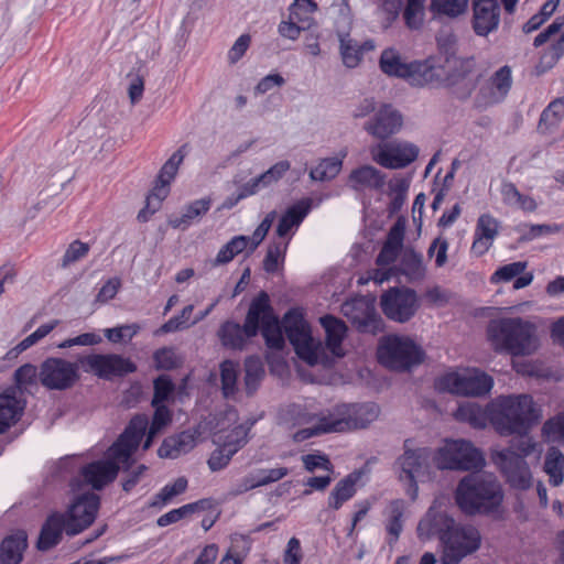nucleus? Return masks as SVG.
Returning a JSON list of instances; mask_svg holds the SVG:
<instances>
[{
	"label": "nucleus",
	"mask_w": 564,
	"mask_h": 564,
	"mask_svg": "<svg viewBox=\"0 0 564 564\" xmlns=\"http://www.w3.org/2000/svg\"><path fill=\"white\" fill-rule=\"evenodd\" d=\"M84 372L102 380L124 378L138 370L137 364L119 354L80 355L76 361L62 357H47L39 367V382L48 391H67L82 379Z\"/></svg>",
	"instance_id": "1"
},
{
	"label": "nucleus",
	"mask_w": 564,
	"mask_h": 564,
	"mask_svg": "<svg viewBox=\"0 0 564 564\" xmlns=\"http://www.w3.org/2000/svg\"><path fill=\"white\" fill-rule=\"evenodd\" d=\"M416 532L421 541L438 539L443 546L442 564H459L481 546V534L476 527L457 522L447 512L432 508L420 520Z\"/></svg>",
	"instance_id": "2"
},
{
	"label": "nucleus",
	"mask_w": 564,
	"mask_h": 564,
	"mask_svg": "<svg viewBox=\"0 0 564 564\" xmlns=\"http://www.w3.org/2000/svg\"><path fill=\"white\" fill-rule=\"evenodd\" d=\"M454 500L463 514L502 520L505 517V491L494 475L470 473L459 479Z\"/></svg>",
	"instance_id": "3"
},
{
	"label": "nucleus",
	"mask_w": 564,
	"mask_h": 564,
	"mask_svg": "<svg viewBox=\"0 0 564 564\" xmlns=\"http://www.w3.org/2000/svg\"><path fill=\"white\" fill-rule=\"evenodd\" d=\"M490 423L501 436L525 435L541 417L530 394L499 395L489 402Z\"/></svg>",
	"instance_id": "4"
},
{
	"label": "nucleus",
	"mask_w": 564,
	"mask_h": 564,
	"mask_svg": "<svg viewBox=\"0 0 564 564\" xmlns=\"http://www.w3.org/2000/svg\"><path fill=\"white\" fill-rule=\"evenodd\" d=\"M474 56L457 57L451 64L426 66V87L447 88L460 99H468L479 85L482 74L473 76L476 69Z\"/></svg>",
	"instance_id": "5"
},
{
	"label": "nucleus",
	"mask_w": 564,
	"mask_h": 564,
	"mask_svg": "<svg viewBox=\"0 0 564 564\" xmlns=\"http://www.w3.org/2000/svg\"><path fill=\"white\" fill-rule=\"evenodd\" d=\"M535 325L521 317H503L491 321L487 328L496 351L507 352L512 357L533 354L538 348Z\"/></svg>",
	"instance_id": "6"
},
{
	"label": "nucleus",
	"mask_w": 564,
	"mask_h": 564,
	"mask_svg": "<svg viewBox=\"0 0 564 564\" xmlns=\"http://www.w3.org/2000/svg\"><path fill=\"white\" fill-rule=\"evenodd\" d=\"M377 357L389 369L406 371L424 361L425 351L410 337L393 334L379 340Z\"/></svg>",
	"instance_id": "7"
},
{
	"label": "nucleus",
	"mask_w": 564,
	"mask_h": 564,
	"mask_svg": "<svg viewBox=\"0 0 564 564\" xmlns=\"http://www.w3.org/2000/svg\"><path fill=\"white\" fill-rule=\"evenodd\" d=\"M147 426L148 417L144 414L134 415L123 432L107 449L106 455L116 465L120 466V470L128 473L134 465V454L143 440Z\"/></svg>",
	"instance_id": "8"
},
{
	"label": "nucleus",
	"mask_w": 564,
	"mask_h": 564,
	"mask_svg": "<svg viewBox=\"0 0 564 564\" xmlns=\"http://www.w3.org/2000/svg\"><path fill=\"white\" fill-rule=\"evenodd\" d=\"M379 305L389 321L405 324L416 315L421 303L414 289L402 285L383 291Z\"/></svg>",
	"instance_id": "9"
},
{
	"label": "nucleus",
	"mask_w": 564,
	"mask_h": 564,
	"mask_svg": "<svg viewBox=\"0 0 564 564\" xmlns=\"http://www.w3.org/2000/svg\"><path fill=\"white\" fill-rule=\"evenodd\" d=\"M437 467L442 470H479L486 462L480 449L466 440L454 441L437 452Z\"/></svg>",
	"instance_id": "10"
},
{
	"label": "nucleus",
	"mask_w": 564,
	"mask_h": 564,
	"mask_svg": "<svg viewBox=\"0 0 564 564\" xmlns=\"http://www.w3.org/2000/svg\"><path fill=\"white\" fill-rule=\"evenodd\" d=\"M379 67L387 76L403 79L412 87H426L427 68L422 59L403 62L397 50L388 47L381 52Z\"/></svg>",
	"instance_id": "11"
},
{
	"label": "nucleus",
	"mask_w": 564,
	"mask_h": 564,
	"mask_svg": "<svg viewBox=\"0 0 564 564\" xmlns=\"http://www.w3.org/2000/svg\"><path fill=\"white\" fill-rule=\"evenodd\" d=\"M345 316L360 334L378 335L386 329V323L377 312L373 301L364 296L343 305Z\"/></svg>",
	"instance_id": "12"
},
{
	"label": "nucleus",
	"mask_w": 564,
	"mask_h": 564,
	"mask_svg": "<svg viewBox=\"0 0 564 564\" xmlns=\"http://www.w3.org/2000/svg\"><path fill=\"white\" fill-rule=\"evenodd\" d=\"M100 508V497L91 491L75 497L63 514L67 521V535L75 536L89 528L96 520Z\"/></svg>",
	"instance_id": "13"
},
{
	"label": "nucleus",
	"mask_w": 564,
	"mask_h": 564,
	"mask_svg": "<svg viewBox=\"0 0 564 564\" xmlns=\"http://www.w3.org/2000/svg\"><path fill=\"white\" fill-rule=\"evenodd\" d=\"M492 459L506 482L513 489L528 490L532 486V474L527 460L511 448L497 452Z\"/></svg>",
	"instance_id": "14"
},
{
	"label": "nucleus",
	"mask_w": 564,
	"mask_h": 564,
	"mask_svg": "<svg viewBox=\"0 0 564 564\" xmlns=\"http://www.w3.org/2000/svg\"><path fill=\"white\" fill-rule=\"evenodd\" d=\"M419 152V147L411 142L394 141L379 147L373 160L386 169H404L417 159Z\"/></svg>",
	"instance_id": "15"
},
{
	"label": "nucleus",
	"mask_w": 564,
	"mask_h": 564,
	"mask_svg": "<svg viewBox=\"0 0 564 564\" xmlns=\"http://www.w3.org/2000/svg\"><path fill=\"white\" fill-rule=\"evenodd\" d=\"M278 315L271 304L270 296L267 291H260L254 296L248 307L245 317V330L251 336H258L261 327L272 322Z\"/></svg>",
	"instance_id": "16"
},
{
	"label": "nucleus",
	"mask_w": 564,
	"mask_h": 564,
	"mask_svg": "<svg viewBox=\"0 0 564 564\" xmlns=\"http://www.w3.org/2000/svg\"><path fill=\"white\" fill-rule=\"evenodd\" d=\"M246 435L247 432L239 425L226 436L225 442L212 452L207 460L210 471L223 470L229 465L234 455L247 444Z\"/></svg>",
	"instance_id": "17"
},
{
	"label": "nucleus",
	"mask_w": 564,
	"mask_h": 564,
	"mask_svg": "<svg viewBox=\"0 0 564 564\" xmlns=\"http://www.w3.org/2000/svg\"><path fill=\"white\" fill-rule=\"evenodd\" d=\"M119 471L120 466L109 459L108 455L104 459L84 465L79 470L84 481L95 490H102L117 478Z\"/></svg>",
	"instance_id": "18"
},
{
	"label": "nucleus",
	"mask_w": 564,
	"mask_h": 564,
	"mask_svg": "<svg viewBox=\"0 0 564 564\" xmlns=\"http://www.w3.org/2000/svg\"><path fill=\"white\" fill-rule=\"evenodd\" d=\"M402 115L391 105H383L376 112L366 130L373 137L384 140L397 133L402 127Z\"/></svg>",
	"instance_id": "19"
},
{
	"label": "nucleus",
	"mask_w": 564,
	"mask_h": 564,
	"mask_svg": "<svg viewBox=\"0 0 564 564\" xmlns=\"http://www.w3.org/2000/svg\"><path fill=\"white\" fill-rule=\"evenodd\" d=\"M405 226V217L400 216L390 227L382 248L376 258L378 265H389L397 260L403 248Z\"/></svg>",
	"instance_id": "20"
},
{
	"label": "nucleus",
	"mask_w": 564,
	"mask_h": 564,
	"mask_svg": "<svg viewBox=\"0 0 564 564\" xmlns=\"http://www.w3.org/2000/svg\"><path fill=\"white\" fill-rule=\"evenodd\" d=\"M473 30L479 36H487L495 31L500 21L498 2H473Z\"/></svg>",
	"instance_id": "21"
},
{
	"label": "nucleus",
	"mask_w": 564,
	"mask_h": 564,
	"mask_svg": "<svg viewBox=\"0 0 564 564\" xmlns=\"http://www.w3.org/2000/svg\"><path fill=\"white\" fill-rule=\"evenodd\" d=\"M511 68L508 65H505L494 73L487 87H480L477 100L482 98L484 104L486 105L497 104L505 99L511 88Z\"/></svg>",
	"instance_id": "22"
},
{
	"label": "nucleus",
	"mask_w": 564,
	"mask_h": 564,
	"mask_svg": "<svg viewBox=\"0 0 564 564\" xmlns=\"http://www.w3.org/2000/svg\"><path fill=\"white\" fill-rule=\"evenodd\" d=\"M284 334L294 347L306 339H311L312 330L302 307L289 308L281 319Z\"/></svg>",
	"instance_id": "23"
},
{
	"label": "nucleus",
	"mask_w": 564,
	"mask_h": 564,
	"mask_svg": "<svg viewBox=\"0 0 564 564\" xmlns=\"http://www.w3.org/2000/svg\"><path fill=\"white\" fill-rule=\"evenodd\" d=\"M436 54L430 55L422 59L425 66L433 64H451L457 58L458 53V37L451 28H442L435 35Z\"/></svg>",
	"instance_id": "24"
},
{
	"label": "nucleus",
	"mask_w": 564,
	"mask_h": 564,
	"mask_svg": "<svg viewBox=\"0 0 564 564\" xmlns=\"http://www.w3.org/2000/svg\"><path fill=\"white\" fill-rule=\"evenodd\" d=\"M499 234V221L490 214H481L476 224L471 252L477 257L484 256L492 246Z\"/></svg>",
	"instance_id": "25"
},
{
	"label": "nucleus",
	"mask_w": 564,
	"mask_h": 564,
	"mask_svg": "<svg viewBox=\"0 0 564 564\" xmlns=\"http://www.w3.org/2000/svg\"><path fill=\"white\" fill-rule=\"evenodd\" d=\"M409 440L404 442V453L397 459L395 464L399 466L402 474H404L405 479L409 480L411 486L414 487L413 499L416 496L417 485L415 480V475L419 474L426 463L427 459V451L426 448H408Z\"/></svg>",
	"instance_id": "26"
},
{
	"label": "nucleus",
	"mask_w": 564,
	"mask_h": 564,
	"mask_svg": "<svg viewBox=\"0 0 564 564\" xmlns=\"http://www.w3.org/2000/svg\"><path fill=\"white\" fill-rule=\"evenodd\" d=\"M26 400L11 395L6 390L0 393V435L9 431L23 416Z\"/></svg>",
	"instance_id": "27"
},
{
	"label": "nucleus",
	"mask_w": 564,
	"mask_h": 564,
	"mask_svg": "<svg viewBox=\"0 0 564 564\" xmlns=\"http://www.w3.org/2000/svg\"><path fill=\"white\" fill-rule=\"evenodd\" d=\"M63 531L67 533L65 517L58 512L50 514L42 524L36 549L43 552L53 549L61 542Z\"/></svg>",
	"instance_id": "28"
},
{
	"label": "nucleus",
	"mask_w": 564,
	"mask_h": 564,
	"mask_svg": "<svg viewBox=\"0 0 564 564\" xmlns=\"http://www.w3.org/2000/svg\"><path fill=\"white\" fill-rule=\"evenodd\" d=\"M312 205V198H302L288 207L279 219L275 229L276 236L284 238L290 235L293 229H297L305 217L310 214Z\"/></svg>",
	"instance_id": "29"
},
{
	"label": "nucleus",
	"mask_w": 564,
	"mask_h": 564,
	"mask_svg": "<svg viewBox=\"0 0 564 564\" xmlns=\"http://www.w3.org/2000/svg\"><path fill=\"white\" fill-rule=\"evenodd\" d=\"M338 413L345 416L348 431H351L367 427L377 419L379 409L375 403L343 404L338 406Z\"/></svg>",
	"instance_id": "30"
},
{
	"label": "nucleus",
	"mask_w": 564,
	"mask_h": 564,
	"mask_svg": "<svg viewBox=\"0 0 564 564\" xmlns=\"http://www.w3.org/2000/svg\"><path fill=\"white\" fill-rule=\"evenodd\" d=\"M386 184V174L372 165H361L354 169L348 176V185L354 191L381 189Z\"/></svg>",
	"instance_id": "31"
},
{
	"label": "nucleus",
	"mask_w": 564,
	"mask_h": 564,
	"mask_svg": "<svg viewBox=\"0 0 564 564\" xmlns=\"http://www.w3.org/2000/svg\"><path fill=\"white\" fill-rule=\"evenodd\" d=\"M319 323L325 330V345L335 356L341 357V344L347 336L348 327L346 323L332 314H325L319 318Z\"/></svg>",
	"instance_id": "32"
},
{
	"label": "nucleus",
	"mask_w": 564,
	"mask_h": 564,
	"mask_svg": "<svg viewBox=\"0 0 564 564\" xmlns=\"http://www.w3.org/2000/svg\"><path fill=\"white\" fill-rule=\"evenodd\" d=\"M28 547V534L17 530L0 542V564H20Z\"/></svg>",
	"instance_id": "33"
},
{
	"label": "nucleus",
	"mask_w": 564,
	"mask_h": 564,
	"mask_svg": "<svg viewBox=\"0 0 564 564\" xmlns=\"http://www.w3.org/2000/svg\"><path fill=\"white\" fill-rule=\"evenodd\" d=\"M462 383L463 397H484L492 389L494 379L485 371L473 368L463 372Z\"/></svg>",
	"instance_id": "34"
},
{
	"label": "nucleus",
	"mask_w": 564,
	"mask_h": 564,
	"mask_svg": "<svg viewBox=\"0 0 564 564\" xmlns=\"http://www.w3.org/2000/svg\"><path fill=\"white\" fill-rule=\"evenodd\" d=\"M361 476V470H354L340 479L329 494L328 508L339 510L346 501L350 500L356 495V484Z\"/></svg>",
	"instance_id": "35"
},
{
	"label": "nucleus",
	"mask_w": 564,
	"mask_h": 564,
	"mask_svg": "<svg viewBox=\"0 0 564 564\" xmlns=\"http://www.w3.org/2000/svg\"><path fill=\"white\" fill-rule=\"evenodd\" d=\"M455 417L460 422L468 423L475 429H484L487 422H490L489 403L486 408H481L476 402H465L457 408Z\"/></svg>",
	"instance_id": "36"
},
{
	"label": "nucleus",
	"mask_w": 564,
	"mask_h": 564,
	"mask_svg": "<svg viewBox=\"0 0 564 564\" xmlns=\"http://www.w3.org/2000/svg\"><path fill=\"white\" fill-rule=\"evenodd\" d=\"M218 336L225 347L231 349H243L248 339L253 338L245 330V324L240 325L234 321H226L218 330Z\"/></svg>",
	"instance_id": "37"
},
{
	"label": "nucleus",
	"mask_w": 564,
	"mask_h": 564,
	"mask_svg": "<svg viewBox=\"0 0 564 564\" xmlns=\"http://www.w3.org/2000/svg\"><path fill=\"white\" fill-rule=\"evenodd\" d=\"M14 383L4 390L11 395L23 398L29 386H34L39 381V368L32 364H24L15 369L13 373Z\"/></svg>",
	"instance_id": "38"
},
{
	"label": "nucleus",
	"mask_w": 564,
	"mask_h": 564,
	"mask_svg": "<svg viewBox=\"0 0 564 564\" xmlns=\"http://www.w3.org/2000/svg\"><path fill=\"white\" fill-rule=\"evenodd\" d=\"M212 206V199L204 197L189 203L182 216L170 217L169 225L172 228L187 229L196 217L205 215Z\"/></svg>",
	"instance_id": "39"
},
{
	"label": "nucleus",
	"mask_w": 564,
	"mask_h": 564,
	"mask_svg": "<svg viewBox=\"0 0 564 564\" xmlns=\"http://www.w3.org/2000/svg\"><path fill=\"white\" fill-rule=\"evenodd\" d=\"M423 257L412 248L404 250L397 270L410 280L421 279L424 275Z\"/></svg>",
	"instance_id": "40"
},
{
	"label": "nucleus",
	"mask_w": 564,
	"mask_h": 564,
	"mask_svg": "<svg viewBox=\"0 0 564 564\" xmlns=\"http://www.w3.org/2000/svg\"><path fill=\"white\" fill-rule=\"evenodd\" d=\"M544 470L550 476V484L557 487L564 478V455L556 447H551L545 455Z\"/></svg>",
	"instance_id": "41"
},
{
	"label": "nucleus",
	"mask_w": 564,
	"mask_h": 564,
	"mask_svg": "<svg viewBox=\"0 0 564 564\" xmlns=\"http://www.w3.org/2000/svg\"><path fill=\"white\" fill-rule=\"evenodd\" d=\"M188 153V144L185 143L181 145L171 158L162 165L156 178L158 183H162V185H170L174 180L180 165L182 164L184 158Z\"/></svg>",
	"instance_id": "42"
},
{
	"label": "nucleus",
	"mask_w": 564,
	"mask_h": 564,
	"mask_svg": "<svg viewBox=\"0 0 564 564\" xmlns=\"http://www.w3.org/2000/svg\"><path fill=\"white\" fill-rule=\"evenodd\" d=\"M264 344L269 349L281 351L285 347L284 329L280 317L278 316L269 324L261 327L260 333Z\"/></svg>",
	"instance_id": "43"
},
{
	"label": "nucleus",
	"mask_w": 564,
	"mask_h": 564,
	"mask_svg": "<svg viewBox=\"0 0 564 564\" xmlns=\"http://www.w3.org/2000/svg\"><path fill=\"white\" fill-rule=\"evenodd\" d=\"M468 6V0H431L429 10L434 17L457 18Z\"/></svg>",
	"instance_id": "44"
},
{
	"label": "nucleus",
	"mask_w": 564,
	"mask_h": 564,
	"mask_svg": "<svg viewBox=\"0 0 564 564\" xmlns=\"http://www.w3.org/2000/svg\"><path fill=\"white\" fill-rule=\"evenodd\" d=\"M288 474L289 469L286 467L258 469L256 474L249 475L245 478L246 490L275 482L285 477Z\"/></svg>",
	"instance_id": "45"
},
{
	"label": "nucleus",
	"mask_w": 564,
	"mask_h": 564,
	"mask_svg": "<svg viewBox=\"0 0 564 564\" xmlns=\"http://www.w3.org/2000/svg\"><path fill=\"white\" fill-rule=\"evenodd\" d=\"M339 40V50L343 58V63L348 68H354L360 63V48H358V42L349 36L348 32L337 31Z\"/></svg>",
	"instance_id": "46"
},
{
	"label": "nucleus",
	"mask_w": 564,
	"mask_h": 564,
	"mask_svg": "<svg viewBox=\"0 0 564 564\" xmlns=\"http://www.w3.org/2000/svg\"><path fill=\"white\" fill-rule=\"evenodd\" d=\"M153 367L155 370L172 371L182 367L184 360L175 352L173 347H162L156 349L153 355Z\"/></svg>",
	"instance_id": "47"
},
{
	"label": "nucleus",
	"mask_w": 564,
	"mask_h": 564,
	"mask_svg": "<svg viewBox=\"0 0 564 564\" xmlns=\"http://www.w3.org/2000/svg\"><path fill=\"white\" fill-rule=\"evenodd\" d=\"M245 387L248 395L253 394L259 388L264 376L263 365L258 357H248L245 362Z\"/></svg>",
	"instance_id": "48"
},
{
	"label": "nucleus",
	"mask_w": 564,
	"mask_h": 564,
	"mask_svg": "<svg viewBox=\"0 0 564 564\" xmlns=\"http://www.w3.org/2000/svg\"><path fill=\"white\" fill-rule=\"evenodd\" d=\"M175 383L169 375H160L153 380V398L152 406L156 404H165L173 399L175 392Z\"/></svg>",
	"instance_id": "49"
},
{
	"label": "nucleus",
	"mask_w": 564,
	"mask_h": 564,
	"mask_svg": "<svg viewBox=\"0 0 564 564\" xmlns=\"http://www.w3.org/2000/svg\"><path fill=\"white\" fill-rule=\"evenodd\" d=\"M341 165L343 162L338 158L323 159L318 165L311 170L310 177L319 182L334 180L339 174Z\"/></svg>",
	"instance_id": "50"
},
{
	"label": "nucleus",
	"mask_w": 564,
	"mask_h": 564,
	"mask_svg": "<svg viewBox=\"0 0 564 564\" xmlns=\"http://www.w3.org/2000/svg\"><path fill=\"white\" fill-rule=\"evenodd\" d=\"M463 372L448 371L434 380V389L438 393L462 395Z\"/></svg>",
	"instance_id": "51"
},
{
	"label": "nucleus",
	"mask_w": 564,
	"mask_h": 564,
	"mask_svg": "<svg viewBox=\"0 0 564 564\" xmlns=\"http://www.w3.org/2000/svg\"><path fill=\"white\" fill-rule=\"evenodd\" d=\"M188 486V481L185 477H178L173 484L165 485L155 496L153 501L150 503L152 508H161L165 503L170 502L175 496L183 494Z\"/></svg>",
	"instance_id": "52"
},
{
	"label": "nucleus",
	"mask_w": 564,
	"mask_h": 564,
	"mask_svg": "<svg viewBox=\"0 0 564 564\" xmlns=\"http://www.w3.org/2000/svg\"><path fill=\"white\" fill-rule=\"evenodd\" d=\"M288 242L272 241L268 246L267 254L263 260V270L267 273H275L279 270L280 262L284 261Z\"/></svg>",
	"instance_id": "53"
},
{
	"label": "nucleus",
	"mask_w": 564,
	"mask_h": 564,
	"mask_svg": "<svg viewBox=\"0 0 564 564\" xmlns=\"http://www.w3.org/2000/svg\"><path fill=\"white\" fill-rule=\"evenodd\" d=\"M425 0H406L403 19L410 30H419L423 24Z\"/></svg>",
	"instance_id": "54"
},
{
	"label": "nucleus",
	"mask_w": 564,
	"mask_h": 564,
	"mask_svg": "<svg viewBox=\"0 0 564 564\" xmlns=\"http://www.w3.org/2000/svg\"><path fill=\"white\" fill-rule=\"evenodd\" d=\"M237 369L231 360H225L220 364L221 390L225 398L234 395L237 391Z\"/></svg>",
	"instance_id": "55"
},
{
	"label": "nucleus",
	"mask_w": 564,
	"mask_h": 564,
	"mask_svg": "<svg viewBox=\"0 0 564 564\" xmlns=\"http://www.w3.org/2000/svg\"><path fill=\"white\" fill-rule=\"evenodd\" d=\"M402 516H403V501L401 499H397L390 502V517L386 529L390 535L393 536L391 542L398 541L403 525H402Z\"/></svg>",
	"instance_id": "56"
},
{
	"label": "nucleus",
	"mask_w": 564,
	"mask_h": 564,
	"mask_svg": "<svg viewBox=\"0 0 564 564\" xmlns=\"http://www.w3.org/2000/svg\"><path fill=\"white\" fill-rule=\"evenodd\" d=\"M564 117V98H556L542 111L539 127L556 126Z\"/></svg>",
	"instance_id": "57"
},
{
	"label": "nucleus",
	"mask_w": 564,
	"mask_h": 564,
	"mask_svg": "<svg viewBox=\"0 0 564 564\" xmlns=\"http://www.w3.org/2000/svg\"><path fill=\"white\" fill-rule=\"evenodd\" d=\"M527 261H516L499 267L490 278L491 283L509 282L520 275L527 269Z\"/></svg>",
	"instance_id": "58"
},
{
	"label": "nucleus",
	"mask_w": 564,
	"mask_h": 564,
	"mask_svg": "<svg viewBox=\"0 0 564 564\" xmlns=\"http://www.w3.org/2000/svg\"><path fill=\"white\" fill-rule=\"evenodd\" d=\"M291 169V163L288 160H281L273 164L265 172L258 175V181L262 184L263 188L278 183L284 174Z\"/></svg>",
	"instance_id": "59"
},
{
	"label": "nucleus",
	"mask_w": 564,
	"mask_h": 564,
	"mask_svg": "<svg viewBox=\"0 0 564 564\" xmlns=\"http://www.w3.org/2000/svg\"><path fill=\"white\" fill-rule=\"evenodd\" d=\"M276 217V212L272 210L265 215L263 220L259 224V226L253 231L252 236L250 237V247L248 250V256L254 252V250L259 247V245L267 237L269 230L272 227V224Z\"/></svg>",
	"instance_id": "60"
},
{
	"label": "nucleus",
	"mask_w": 564,
	"mask_h": 564,
	"mask_svg": "<svg viewBox=\"0 0 564 564\" xmlns=\"http://www.w3.org/2000/svg\"><path fill=\"white\" fill-rule=\"evenodd\" d=\"M139 330L140 326L138 324H127L105 329V336L109 341L118 344L121 341L131 340L139 333Z\"/></svg>",
	"instance_id": "61"
},
{
	"label": "nucleus",
	"mask_w": 564,
	"mask_h": 564,
	"mask_svg": "<svg viewBox=\"0 0 564 564\" xmlns=\"http://www.w3.org/2000/svg\"><path fill=\"white\" fill-rule=\"evenodd\" d=\"M193 310V305H186L178 315L173 316L165 322L161 326L160 330L164 334H169L189 327L191 324L188 323V319Z\"/></svg>",
	"instance_id": "62"
},
{
	"label": "nucleus",
	"mask_w": 564,
	"mask_h": 564,
	"mask_svg": "<svg viewBox=\"0 0 564 564\" xmlns=\"http://www.w3.org/2000/svg\"><path fill=\"white\" fill-rule=\"evenodd\" d=\"M89 245L86 242H83L80 240L73 241L66 249L63 258H62V268H67L72 263L79 261L80 259L85 258L87 253L89 252Z\"/></svg>",
	"instance_id": "63"
},
{
	"label": "nucleus",
	"mask_w": 564,
	"mask_h": 564,
	"mask_svg": "<svg viewBox=\"0 0 564 564\" xmlns=\"http://www.w3.org/2000/svg\"><path fill=\"white\" fill-rule=\"evenodd\" d=\"M294 351L300 359L305 361L310 366H315L319 362L321 350L313 343V337L306 339L303 343L294 346Z\"/></svg>",
	"instance_id": "64"
}]
</instances>
